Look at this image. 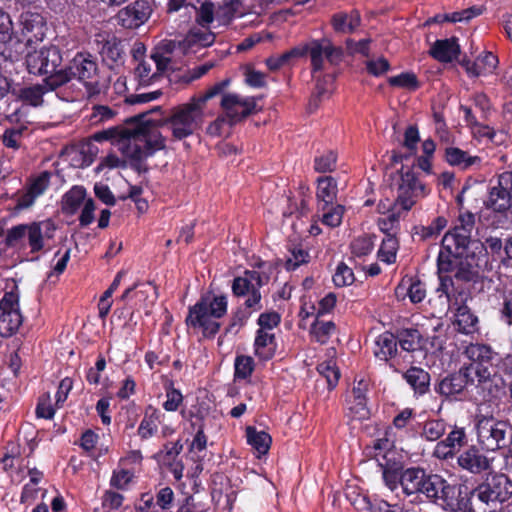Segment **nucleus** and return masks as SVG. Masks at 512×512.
Wrapping results in <instances>:
<instances>
[{
    "instance_id": "nucleus-20",
    "label": "nucleus",
    "mask_w": 512,
    "mask_h": 512,
    "mask_svg": "<svg viewBox=\"0 0 512 512\" xmlns=\"http://www.w3.org/2000/svg\"><path fill=\"white\" fill-rule=\"evenodd\" d=\"M457 465L471 474H482L491 469L492 460L476 445L467 446L457 455Z\"/></svg>"
},
{
    "instance_id": "nucleus-26",
    "label": "nucleus",
    "mask_w": 512,
    "mask_h": 512,
    "mask_svg": "<svg viewBox=\"0 0 512 512\" xmlns=\"http://www.w3.org/2000/svg\"><path fill=\"white\" fill-rule=\"evenodd\" d=\"M484 204L486 208L492 209L494 212L505 213L512 206V195L498 179L497 184L490 188Z\"/></svg>"
},
{
    "instance_id": "nucleus-61",
    "label": "nucleus",
    "mask_w": 512,
    "mask_h": 512,
    "mask_svg": "<svg viewBox=\"0 0 512 512\" xmlns=\"http://www.w3.org/2000/svg\"><path fill=\"white\" fill-rule=\"evenodd\" d=\"M444 511L447 512H480L479 507L476 503L468 499L467 497H462L461 495L456 497L455 500H453L452 508H449L448 506L445 508Z\"/></svg>"
},
{
    "instance_id": "nucleus-57",
    "label": "nucleus",
    "mask_w": 512,
    "mask_h": 512,
    "mask_svg": "<svg viewBox=\"0 0 512 512\" xmlns=\"http://www.w3.org/2000/svg\"><path fill=\"white\" fill-rule=\"evenodd\" d=\"M408 279H410V282H408V298L410 302L413 304L422 302L426 297L424 283L416 277H408Z\"/></svg>"
},
{
    "instance_id": "nucleus-27",
    "label": "nucleus",
    "mask_w": 512,
    "mask_h": 512,
    "mask_svg": "<svg viewBox=\"0 0 512 512\" xmlns=\"http://www.w3.org/2000/svg\"><path fill=\"white\" fill-rule=\"evenodd\" d=\"M453 324L459 333L465 335L479 331V318L465 302L457 307Z\"/></svg>"
},
{
    "instance_id": "nucleus-16",
    "label": "nucleus",
    "mask_w": 512,
    "mask_h": 512,
    "mask_svg": "<svg viewBox=\"0 0 512 512\" xmlns=\"http://www.w3.org/2000/svg\"><path fill=\"white\" fill-rule=\"evenodd\" d=\"M465 355L470 360L469 364L462 367L473 378L474 375L496 369L494 360L497 353L487 344L471 343L465 349Z\"/></svg>"
},
{
    "instance_id": "nucleus-58",
    "label": "nucleus",
    "mask_w": 512,
    "mask_h": 512,
    "mask_svg": "<svg viewBox=\"0 0 512 512\" xmlns=\"http://www.w3.org/2000/svg\"><path fill=\"white\" fill-rule=\"evenodd\" d=\"M229 84V80H223L219 83H216L213 87L208 89L205 93L192 97L193 101H195L203 110H205L206 103L209 99L215 97L220 94Z\"/></svg>"
},
{
    "instance_id": "nucleus-21",
    "label": "nucleus",
    "mask_w": 512,
    "mask_h": 512,
    "mask_svg": "<svg viewBox=\"0 0 512 512\" xmlns=\"http://www.w3.org/2000/svg\"><path fill=\"white\" fill-rule=\"evenodd\" d=\"M22 35L26 39V47L33 48L42 42L47 31L46 22L39 13L25 12L21 16Z\"/></svg>"
},
{
    "instance_id": "nucleus-7",
    "label": "nucleus",
    "mask_w": 512,
    "mask_h": 512,
    "mask_svg": "<svg viewBox=\"0 0 512 512\" xmlns=\"http://www.w3.org/2000/svg\"><path fill=\"white\" fill-rule=\"evenodd\" d=\"M489 258H437L440 273L454 272V277L465 282L481 283L488 278L486 272L492 269Z\"/></svg>"
},
{
    "instance_id": "nucleus-33",
    "label": "nucleus",
    "mask_w": 512,
    "mask_h": 512,
    "mask_svg": "<svg viewBox=\"0 0 512 512\" xmlns=\"http://www.w3.org/2000/svg\"><path fill=\"white\" fill-rule=\"evenodd\" d=\"M469 245V241L460 234L447 232L442 239V249L438 256H463Z\"/></svg>"
},
{
    "instance_id": "nucleus-19",
    "label": "nucleus",
    "mask_w": 512,
    "mask_h": 512,
    "mask_svg": "<svg viewBox=\"0 0 512 512\" xmlns=\"http://www.w3.org/2000/svg\"><path fill=\"white\" fill-rule=\"evenodd\" d=\"M221 107L225 111L228 123L233 125L254 112L256 108V98H241L237 94L227 93L222 96Z\"/></svg>"
},
{
    "instance_id": "nucleus-54",
    "label": "nucleus",
    "mask_w": 512,
    "mask_h": 512,
    "mask_svg": "<svg viewBox=\"0 0 512 512\" xmlns=\"http://www.w3.org/2000/svg\"><path fill=\"white\" fill-rule=\"evenodd\" d=\"M332 280L337 287L352 285L355 281L353 270L345 263L341 262L338 264Z\"/></svg>"
},
{
    "instance_id": "nucleus-13",
    "label": "nucleus",
    "mask_w": 512,
    "mask_h": 512,
    "mask_svg": "<svg viewBox=\"0 0 512 512\" xmlns=\"http://www.w3.org/2000/svg\"><path fill=\"white\" fill-rule=\"evenodd\" d=\"M395 185L397 186L395 206H400L404 212L409 211L419 198L426 195L425 185L418 181L410 169H401L398 172Z\"/></svg>"
},
{
    "instance_id": "nucleus-32",
    "label": "nucleus",
    "mask_w": 512,
    "mask_h": 512,
    "mask_svg": "<svg viewBox=\"0 0 512 512\" xmlns=\"http://www.w3.org/2000/svg\"><path fill=\"white\" fill-rule=\"evenodd\" d=\"M377 462L381 468L384 483L391 491H395L399 485L402 486L403 467L401 462L391 459H387L385 462L377 459Z\"/></svg>"
},
{
    "instance_id": "nucleus-11",
    "label": "nucleus",
    "mask_w": 512,
    "mask_h": 512,
    "mask_svg": "<svg viewBox=\"0 0 512 512\" xmlns=\"http://www.w3.org/2000/svg\"><path fill=\"white\" fill-rule=\"evenodd\" d=\"M471 383H474V378L461 367L439 378L434 384V391L446 401H464L469 396Z\"/></svg>"
},
{
    "instance_id": "nucleus-48",
    "label": "nucleus",
    "mask_w": 512,
    "mask_h": 512,
    "mask_svg": "<svg viewBox=\"0 0 512 512\" xmlns=\"http://www.w3.org/2000/svg\"><path fill=\"white\" fill-rule=\"evenodd\" d=\"M338 155L335 151H325L314 160V169L319 173L333 172L336 169Z\"/></svg>"
},
{
    "instance_id": "nucleus-15",
    "label": "nucleus",
    "mask_w": 512,
    "mask_h": 512,
    "mask_svg": "<svg viewBox=\"0 0 512 512\" xmlns=\"http://www.w3.org/2000/svg\"><path fill=\"white\" fill-rule=\"evenodd\" d=\"M306 55L310 57L311 72L314 76L325 69V59L332 65L337 64L343 52L330 39L323 37L306 42Z\"/></svg>"
},
{
    "instance_id": "nucleus-28",
    "label": "nucleus",
    "mask_w": 512,
    "mask_h": 512,
    "mask_svg": "<svg viewBox=\"0 0 512 512\" xmlns=\"http://www.w3.org/2000/svg\"><path fill=\"white\" fill-rule=\"evenodd\" d=\"M376 349L374 355L377 359L389 362L398 353V339L396 334L385 331L377 336L375 340Z\"/></svg>"
},
{
    "instance_id": "nucleus-60",
    "label": "nucleus",
    "mask_w": 512,
    "mask_h": 512,
    "mask_svg": "<svg viewBox=\"0 0 512 512\" xmlns=\"http://www.w3.org/2000/svg\"><path fill=\"white\" fill-rule=\"evenodd\" d=\"M256 287L251 279L238 276L233 279L231 289L235 297H245L247 293Z\"/></svg>"
},
{
    "instance_id": "nucleus-17",
    "label": "nucleus",
    "mask_w": 512,
    "mask_h": 512,
    "mask_svg": "<svg viewBox=\"0 0 512 512\" xmlns=\"http://www.w3.org/2000/svg\"><path fill=\"white\" fill-rule=\"evenodd\" d=\"M467 446L468 435L466 428L453 425L446 437L436 443L432 455L438 460L447 461L455 458Z\"/></svg>"
},
{
    "instance_id": "nucleus-24",
    "label": "nucleus",
    "mask_w": 512,
    "mask_h": 512,
    "mask_svg": "<svg viewBox=\"0 0 512 512\" xmlns=\"http://www.w3.org/2000/svg\"><path fill=\"white\" fill-rule=\"evenodd\" d=\"M368 382L364 379L359 380L353 387L351 396L352 401H349V412L352 419L362 420L369 416L370 412L367 408V394Z\"/></svg>"
},
{
    "instance_id": "nucleus-47",
    "label": "nucleus",
    "mask_w": 512,
    "mask_h": 512,
    "mask_svg": "<svg viewBox=\"0 0 512 512\" xmlns=\"http://www.w3.org/2000/svg\"><path fill=\"white\" fill-rule=\"evenodd\" d=\"M135 478V472L132 469L119 468L112 472L110 478V486L117 490H127L129 484Z\"/></svg>"
},
{
    "instance_id": "nucleus-6",
    "label": "nucleus",
    "mask_w": 512,
    "mask_h": 512,
    "mask_svg": "<svg viewBox=\"0 0 512 512\" xmlns=\"http://www.w3.org/2000/svg\"><path fill=\"white\" fill-rule=\"evenodd\" d=\"M25 63L30 74L45 76L44 81L48 88L57 89L60 87L53 86L50 80L53 76L60 74L63 69H59L62 63V55L56 46L28 48Z\"/></svg>"
},
{
    "instance_id": "nucleus-22",
    "label": "nucleus",
    "mask_w": 512,
    "mask_h": 512,
    "mask_svg": "<svg viewBox=\"0 0 512 512\" xmlns=\"http://www.w3.org/2000/svg\"><path fill=\"white\" fill-rule=\"evenodd\" d=\"M130 298L135 299L134 306L137 310L144 309L148 314L149 309L157 300V288L150 282L135 283L132 287L127 288L121 296L122 301H127Z\"/></svg>"
},
{
    "instance_id": "nucleus-34",
    "label": "nucleus",
    "mask_w": 512,
    "mask_h": 512,
    "mask_svg": "<svg viewBox=\"0 0 512 512\" xmlns=\"http://www.w3.org/2000/svg\"><path fill=\"white\" fill-rule=\"evenodd\" d=\"M459 53L460 48L454 38L437 40L430 50V54L441 62H451L457 58Z\"/></svg>"
},
{
    "instance_id": "nucleus-1",
    "label": "nucleus",
    "mask_w": 512,
    "mask_h": 512,
    "mask_svg": "<svg viewBox=\"0 0 512 512\" xmlns=\"http://www.w3.org/2000/svg\"><path fill=\"white\" fill-rule=\"evenodd\" d=\"M145 114H138L128 118L124 125L120 128H113L96 134L97 140L101 139H118L119 149L125 157L135 162L137 169L140 171L141 162L152 154L150 145L154 149L165 148V138L159 135L152 140L149 133V122L143 120Z\"/></svg>"
},
{
    "instance_id": "nucleus-63",
    "label": "nucleus",
    "mask_w": 512,
    "mask_h": 512,
    "mask_svg": "<svg viewBox=\"0 0 512 512\" xmlns=\"http://www.w3.org/2000/svg\"><path fill=\"white\" fill-rule=\"evenodd\" d=\"M351 247L355 256H366L372 252L374 242L372 237H359L352 243Z\"/></svg>"
},
{
    "instance_id": "nucleus-29",
    "label": "nucleus",
    "mask_w": 512,
    "mask_h": 512,
    "mask_svg": "<svg viewBox=\"0 0 512 512\" xmlns=\"http://www.w3.org/2000/svg\"><path fill=\"white\" fill-rule=\"evenodd\" d=\"M402 377L413 389L415 395L423 396L430 391L431 376L423 368L411 366Z\"/></svg>"
},
{
    "instance_id": "nucleus-42",
    "label": "nucleus",
    "mask_w": 512,
    "mask_h": 512,
    "mask_svg": "<svg viewBox=\"0 0 512 512\" xmlns=\"http://www.w3.org/2000/svg\"><path fill=\"white\" fill-rule=\"evenodd\" d=\"M27 126L21 124L17 127L6 129L0 137L2 144L9 149L18 150L21 147L24 133Z\"/></svg>"
},
{
    "instance_id": "nucleus-9",
    "label": "nucleus",
    "mask_w": 512,
    "mask_h": 512,
    "mask_svg": "<svg viewBox=\"0 0 512 512\" xmlns=\"http://www.w3.org/2000/svg\"><path fill=\"white\" fill-rule=\"evenodd\" d=\"M173 48L174 44L172 42L163 43L137 65L134 74L140 85H151L161 78L165 72L172 69L169 54Z\"/></svg>"
},
{
    "instance_id": "nucleus-51",
    "label": "nucleus",
    "mask_w": 512,
    "mask_h": 512,
    "mask_svg": "<svg viewBox=\"0 0 512 512\" xmlns=\"http://www.w3.org/2000/svg\"><path fill=\"white\" fill-rule=\"evenodd\" d=\"M86 192L82 187H73L64 196V209L69 213H74L85 201Z\"/></svg>"
},
{
    "instance_id": "nucleus-8",
    "label": "nucleus",
    "mask_w": 512,
    "mask_h": 512,
    "mask_svg": "<svg viewBox=\"0 0 512 512\" xmlns=\"http://www.w3.org/2000/svg\"><path fill=\"white\" fill-rule=\"evenodd\" d=\"M54 225L49 222L20 224L8 230L5 242L10 247L23 249L30 247V253L39 252L43 246L44 237H52Z\"/></svg>"
},
{
    "instance_id": "nucleus-56",
    "label": "nucleus",
    "mask_w": 512,
    "mask_h": 512,
    "mask_svg": "<svg viewBox=\"0 0 512 512\" xmlns=\"http://www.w3.org/2000/svg\"><path fill=\"white\" fill-rule=\"evenodd\" d=\"M388 83L393 87L415 90L419 87V82L414 73H402L397 76L390 77Z\"/></svg>"
},
{
    "instance_id": "nucleus-59",
    "label": "nucleus",
    "mask_w": 512,
    "mask_h": 512,
    "mask_svg": "<svg viewBox=\"0 0 512 512\" xmlns=\"http://www.w3.org/2000/svg\"><path fill=\"white\" fill-rule=\"evenodd\" d=\"M281 322V315L276 311L263 312L257 319L259 329L263 331L272 330L277 327Z\"/></svg>"
},
{
    "instance_id": "nucleus-10",
    "label": "nucleus",
    "mask_w": 512,
    "mask_h": 512,
    "mask_svg": "<svg viewBox=\"0 0 512 512\" xmlns=\"http://www.w3.org/2000/svg\"><path fill=\"white\" fill-rule=\"evenodd\" d=\"M417 493L445 510L447 506L452 508L453 500L460 496L461 485L451 484L441 475L426 471Z\"/></svg>"
},
{
    "instance_id": "nucleus-25",
    "label": "nucleus",
    "mask_w": 512,
    "mask_h": 512,
    "mask_svg": "<svg viewBox=\"0 0 512 512\" xmlns=\"http://www.w3.org/2000/svg\"><path fill=\"white\" fill-rule=\"evenodd\" d=\"M277 341L274 333L258 329L253 343L254 355L262 362L270 361L277 351Z\"/></svg>"
},
{
    "instance_id": "nucleus-3",
    "label": "nucleus",
    "mask_w": 512,
    "mask_h": 512,
    "mask_svg": "<svg viewBox=\"0 0 512 512\" xmlns=\"http://www.w3.org/2000/svg\"><path fill=\"white\" fill-rule=\"evenodd\" d=\"M512 496V481L504 473H488L465 497L479 507L480 512H496Z\"/></svg>"
},
{
    "instance_id": "nucleus-31",
    "label": "nucleus",
    "mask_w": 512,
    "mask_h": 512,
    "mask_svg": "<svg viewBox=\"0 0 512 512\" xmlns=\"http://www.w3.org/2000/svg\"><path fill=\"white\" fill-rule=\"evenodd\" d=\"M161 416V411L158 408L152 405L145 408L143 419L137 430L141 439H149L157 433Z\"/></svg>"
},
{
    "instance_id": "nucleus-50",
    "label": "nucleus",
    "mask_w": 512,
    "mask_h": 512,
    "mask_svg": "<svg viewBox=\"0 0 512 512\" xmlns=\"http://www.w3.org/2000/svg\"><path fill=\"white\" fill-rule=\"evenodd\" d=\"M166 400L163 403V408L167 412L177 411L183 404L184 397L179 389H176L171 382L165 386Z\"/></svg>"
},
{
    "instance_id": "nucleus-18",
    "label": "nucleus",
    "mask_w": 512,
    "mask_h": 512,
    "mask_svg": "<svg viewBox=\"0 0 512 512\" xmlns=\"http://www.w3.org/2000/svg\"><path fill=\"white\" fill-rule=\"evenodd\" d=\"M474 386L477 393L484 401L500 400L505 394V381L496 369L474 375Z\"/></svg>"
},
{
    "instance_id": "nucleus-14",
    "label": "nucleus",
    "mask_w": 512,
    "mask_h": 512,
    "mask_svg": "<svg viewBox=\"0 0 512 512\" xmlns=\"http://www.w3.org/2000/svg\"><path fill=\"white\" fill-rule=\"evenodd\" d=\"M23 323L17 287L6 291L0 300V336L8 338L16 334Z\"/></svg>"
},
{
    "instance_id": "nucleus-53",
    "label": "nucleus",
    "mask_w": 512,
    "mask_h": 512,
    "mask_svg": "<svg viewBox=\"0 0 512 512\" xmlns=\"http://www.w3.org/2000/svg\"><path fill=\"white\" fill-rule=\"evenodd\" d=\"M475 227V215L471 212L461 213L458 217V223L453 231L465 237L470 242L471 233Z\"/></svg>"
},
{
    "instance_id": "nucleus-37",
    "label": "nucleus",
    "mask_w": 512,
    "mask_h": 512,
    "mask_svg": "<svg viewBox=\"0 0 512 512\" xmlns=\"http://www.w3.org/2000/svg\"><path fill=\"white\" fill-rule=\"evenodd\" d=\"M332 26L336 32L352 33L361 23V17L358 11L353 10L349 13L340 12L333 15L331 19Z\"/></svg>"
},
{
    "instance_id": "nucleus-2",
    "label": "nucleus",
    "mask_w": 512,
    "mask_h": 512,
    "mask_svg": "<svg viewBox=\"0 0 512 512\" xmlns=\"http://www.w3.org/2000/svg\"><path fill=\"white\" fill-rule=\"evenodd\" d=\"M228 301L225 295L206 293L189 306L185 324L189 328L200 329L205 338L212 339L220 330V323L215 319L227 313Z\"/></svg>"
},
{
    "instance_id": "nucleus-64",
    "label": "nucleus",
    "mask_w": 512,
    "mask_h": 512,
    "mask_svg": "<svg viewBox=\"0 0 512 512\" xmlns=\"http://www.w3.org/2000/svg\"><path fill=\"white\" fill-rule=\"evenodd\" d=\"M501 319L506 324L512 326V288L504 291L503 302L500 309Z\"/></svg>"
},
{
    "instance_id": "nucleus-23",
    "label": "nucleus",
    "mask_w": 512,
    "mask_h": 512,
    "mask_svg": "<svg viewBox=\"0 0 512 512\" xmlns=\"http://www.w3.org/2000/svg\"><path fill=\"white\" fill-rule=\"evenodd\" d=\"M151 11L148 2L135 1L118 12V23L125 28H137L148 20Z\"/></svg>"
},
{
    "instance_id": "nucleus-12",
    "label": "nucleus",
    "mask_w": 512,
    "mask_h": 512,
    "mask_svg": "<svg viewBox=\"0 0 512 512\" xmlns=\"http://www.w3.org/2000/svg\"><path fill=\"white\" fill-rule=\"evenodd\" d=\"M97 64L90 55L77 54L62 72L50 80L53 86H63L72 79H78L86 84L93 83L97 75Z\"/></svg>"
},
{
    "instance_id": "nucleus-52",
    "label": "nucleus",
    "mask_w": 512,
    "mask_h": 512,
    "mask_svg": "<svg viewBox=\"0 0 512 512\" xmlns=\"http://www.w3.org/2000/svg\"><path fill=\"white\" fill-rule=\"evenodd\" d=\"M321 222L327 227L334 228L341 224L343 214H344V206L330 205L325 211H321Z\"/></svg>"
},
{
    "instance_id": "nucleus-44",
    "label": "nucleus",
    "mask_w": 512,
    "mask_h": 512,
    "mask_svg": "<svg viewBox=\"0 0 512 512\" xmlns=\"http://www.w3.org/2000/svg\"><path fill=\"white\" fill-rule=\"evenodd\" d=\"M446 160L449 164L467 168L479 160L478 157L469 156L465 151L450 147L446 149Z\"/></svg>"
},
{
    "instance_id": "nucleus-45",
    "label": "nucleus",
    "mask_w": 512,
    "mask_h": 512,
    "mask_svg": "<svg viewBox=\"0 0 512 512\" xmlns=\"http://www.w3.org/2000/svg\"><path fill=\"white\" fill-rule=\"evenodd\" d=\"M317 371L326 379L329 390L337 386L340 379V371L333 360L323 361L318 364Z\"/></svg>"
},
{
    "instance_id": "nucleus-4",
    "label": "nucleus",
    "mask_w": 512,
    "mask_h": 512,
    "mask_svg": "<svg viewBox=\"0 0 512 512\" xmlns=\"http://www.w3.org/2000/svg\"><path fill=\"white\" fill-rule=\"evenodd\" d=\"M204 118V110L190 99L173 107L160 125L169 129L174 140H182L193 135L202 126Z\"/></svg>"
},
{
    "instance_id": "nucleus-36",
    "label": "nucleus",
    "mask_w": 512,
    "mask_h": 512,
    "mask_svg": "<svg viewBox=\"0 0 512 512\" xmlns=\"http://www.w3.org/2000/svg\"><path fill=\"white\" fill-rule=\"evenodd\" d=\"M247 443L257 452V457L266 455L271 447L272 438L265 431H258L254 426L246 427Z\"/></svg>"
},
{
    "instance_id": "nucleus-46",
    "label": "nucleus",
    "mask_w": 512,
    "mask_h": 512,
    "mask_svg": "<svg viewBox=\"0 0 512 512\" xmlns=\"http://www.w3.org/2000/svg\"><path fill=\"white\" fill-rule=\"evenodd\" d=\"M123 55V49L121 42L118 41L116 38H112L110 40H107L101 49V56L104 61L108 62L109 64L117 63L119 60L122 59Z\"/></svg>"
},
{
    "instance_id": "nucleus-35",
    "label": "nucleus",
    "mask_w": 512,
    "mask_h": 512,
    "mask_svg": "<svg viewBox=\"0 0 512 512\" xmlns=\"http://www.w3.org/2000/svg\"><path fill=\"white\" fill-rule=\"evenodd\" d=\"M396 336L403 351L414 352L424 347L423 336L417 328L398 329Z\"/></svg>"
},
{
    "instance_id": "nucleus-39",
    "label": "nucleus",
    "mask_w": 512,
    "mask_h": 512,
    "mask_svg": "<svg viewBox=\"0 0 512 512\" xmlns=\"http://www.w3.org/2000/svg\"><path fill=\"white\" fill-rule=\"evenodd\" d=\"M425 473L426 470L421 467H409L403 470L401 479L404 493L407 495L417 493Z\"/></svg>"
},
{
    "instance_id": "nucleus-49",
    "label": "nucleus",
    "mask_w": 512,
    "mask_h": 512,
    "mask_svg": "<svg viewBox=\"0 0 512 512\" xmlns=\"http://www.w3.org/2000/svg\"><path fill=\"white\" fill-rule=\"evenodd\" d=\"M214 40L215 34L211 31H202L201 29L194 28L189 31L184 41L188 46L200 45L207 47L212 45Z\"/></svg>"
},
{
    "instance_id": "nucleus-41",
    "label": "nucleus",
    "mask_w": 512,
    "mask_h": 512,
    "mask_svg": "<svg viewBox=\"0 0 512 512\" xmlns=\"http://www.w3.org/2000/svg\"><path fill=\"white\" fill-rule=\"evenodd\" d=\"M336 330L337 328L333 321H323L320 320V317L316 316L310 326L309 333L316 342L326 344Z\"/></svg>"
},
{
    "instance_id": "nucleus-30",
    "label": "nucleus",
    "mask_w": 512,
    "mask_h": 512,
    "mask_svg": "<svg viewBox=\"0 0 512 512\" xmlns=\"http://www.w3.org/2000/svg\"><path fill=\"white\" fill-rule=\"evenodd\" d=\"M337 182L331 176H324L318 179L317 199L319 200V211H325L328 206L333 205L337 197Z\"/></svg>"
},
{
    "instance_id": "nucleus-40",
    "label": "nucleus",
    "mask_w": 512,
    "mask_h": 512,
    "mask_svg": "<svg viewBox=\"0 0 512 512\" xmlns=\"http://www.w3.org/2000/svg\"><path fill=\"white\" fill-rule=\"evenodd\" d=\"M50 90L52 89L48 88V85L44 81L43 84H35L19 89L16 96L20 101L32 106H38L43 102V95Z\"/></svg>"
},
{
    "instance_id": "nucleus-38",
    "label": "nucleus",
    "mask_w": 512,
    "mask_h": 512,
    "mask_svg": "<svg viewBox=\"0 0 512 512\" xmlns=\"http://www.w3.org/2000/svg\"><path fill=\"white\" fill-rule=\"evenodd\" d=\"M447 426L444 419H427L422 423L419 435L425 441L438 442L445 435Z\"/></svg>"
},
{
    "instance_id": "nucleus-43",
    "label": "nucleus",
    "mask_w": 512,
    "mask_h": 512,
    "mask_svg": "<svg viewBox=\"0 0 512 512\" xmlns=\"http://www.w3.org/2000/svg\"><path fill=\"white\" fill-rule=\"evenodd\" d=\"M255 362L251 356L237 355L234 361V379L246 380L253 374Z\"/></svg>"
},
{
    "instance_id": "nucleus-55",
    "label": "nucleus",
    "mask_w": 512,
    "mask_h": 512,
    "mask_svg": "<svg viewBox=\"0 0 512 512\" xmlns=\"http://www.w3.org/2000/svg\"><path fill=\"white\" fill-rule=\"evenodd\" d=\"M238 0H224L221 5L215 8V18L222 24H227L233 18L237 7Z\"/></svg>"
},
{
    "instance_id": "nucleus-5",
    "label": "nucleus",
    "mask_w": 512,
    "mask_h": 512,
    "mask_svg": "<svg viewBox=\"0 0 512 512\" xmlns=\"http://www.w3.org/2000/svg\"><path fill=\"white\" fill-rule=\"evenodd\" d=\"M475 428L479 444L487 451H496L512 444V425L493 415H477Z\"/></svg>"
},
{
    "instance_id": "nucleus-62",
    "label": "nucleus",
    "mask_w": 512,
    "mask_h": 512,
    "mask_svg": "<svg viewBox=\"0 0 512 512\" xmlns=\"http://www.w3.org/2000/svg\"><path fill=\"white\" fill-rule=\"evenodd\" d=\"M215 18V6L212 2L203 3L197 10L196 21L202 27L212 23Z\"/></svg>"
}]
</instances>
